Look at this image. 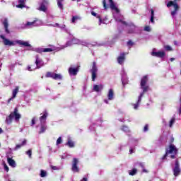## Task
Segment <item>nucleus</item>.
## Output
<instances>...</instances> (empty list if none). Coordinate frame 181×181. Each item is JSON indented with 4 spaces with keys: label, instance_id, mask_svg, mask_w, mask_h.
I'll return each instance as SVG.
<instances>
[{
    "label": "nucleus",
    "instance_id": "1",
    "mask_svg": "<svg viewBox=\"0 0 181 181\" xmlns=\"http://www.w3.org/2000/svg\"><path fill=\"white\" fill-rule=\"evenodd\" d=\"M103 8L105 9H107L108 5H110V8L112 11H114L113 12V17L115 19L116 22L119 23V25H123V26H128V24L124 21V16L119 13V9L117 8L115 6V4H114V1L112 0H103Z\"/></svg>",
    "mask_w": 181,
    "mask_h": 181
},
{
    "label": "nucleus",
    "instance_id": "2",
    "mask_svg": "<svg viewBox=\"0 0 181 181\" xmlns=\"http://www.w3.org/2000/svg\"><path fill=\"white\" fill-rule=\"evenodd\" d=\"M148 83V76H144L141 80V88L143 90V92L140 93L137 102L133 104L134 110H138L139 108V105H141V101H142V97H144V94L146 93L149 90V86L146 85Z\"/></svg>",
    "mask_w": 181,
    "mask_h": 181
},
{
    "label": "nucleus",
    "instance_id": "3",
    "mask_svg": "<svg viewBox=\"0 0 181 181\" xmlns=\"http://www.w3.org/2000/svg\"><path fill=\"white\" fill-rule=\"evenodd\" d=\"M0 37L2 39L3 43L5 46H15L16 45H19V46H24V47H30V44H29V42L28 41L21 40L11 41L6 39L4 35H0Z\"/></svg>",
    "mask_w": 181,
    "mask_h": 181
},
{
    "label": "nucleus",
    "instance_id": "4",
    "mask_svg": "<svg viewBox=\"0 0 181 181\" xmlns=\"http://www.w3.org/2000/svg\"><path fill=\"white\" fill-rule=\"evenodd\" d=\"M69 40H68L64 45H62L61 49H66V47L73 46V45H82V46H88V43L87 42L77 39L76 37L72 35L71 33V35H69Z\"/></svg>",
    "mask_w": 181,
    "mask_h": 181
},
{
    "label": "nucleus",
    "instance_id": "5",
    "mask_svg": "<svg viewBox=\"0 0 181 181\" xmlns=\"http://www.w3.org/2000/svg\"><path fill=\"white\" fill-rule=\"evenodd\" d=\"M177 155V148L173 144H170L168 148L165 149V155H164L161 159L165 160L167 157L170 158L171 159H175V156Z\"/></svg>",
    "mask_w": 181,
    "mask_h": 181
},
{
    "label": "nucleus",
    "instance_id": "6",
    "mask_svg": "<svg viewBox=\"0 0 181 181\" xmlns=\"http://www.w3.org/2000/svg\"><path fill=\"white\" fill-rule=\"evenodd\" d=\"M21 118V114H19L18 108L16 107L13 110V112H11V114L6 117L5 122L7 124V125H11L12 124V121H14L16 122H19V120Z\"/></svg>",
    "mask_w": 181,
    "mask_h": 181
},
{
    "label": "nucleus",
    "instance_id": "7",
    "mask_svg": "<svg viewBox=\"0 0 181 181\" xmlns=\"http://www.w3.org/2000/svg\"><path fill=\"white\" fill-rule=\"evenodd\" d=\"M41 117H40V134H43L45 131L47 129L46 126V119L47 118V116L49 115V113H47V111H44L42 114H41Z\"/></svg>",
    "mask_w": 181,
    "mask_h": 181
},
{
    "label": "nucleus",
    "instance_id": "8",
    "mask_svg": "<svg viewBox=\"0 0 181 181\" xmlns=\"http://www.w3.org/2000/svg\"><path fill=\"white\" fill-rule=\"evenodd\" d=\"M43 25V21L42 20H35L33 21H28L24 24V28L25 29H30L32 28H35L36 26H42Z\"/></svg>",
    "mask_w": 181,
    "mask_h": 181
},
{
    "label": "nucleus",
    "instance_id": "9",
    "mask_svg": "<svg viewBox=\"0 0 181 181\" xmlns=\"http://www.w3.org/2000/svg\"><path fill=\"white\" fill-rule=\"evenodd\" d=\"M47 26H53L54 28H59L62 32L67 33L69 36H71L70 30L64 24H59L57 23L53 24H47Z\"/></svg>",
    "mask_w": 181,
    "mask_h": 181
},
{
    "label": "nucleus",
    "instance_id": "10",
    "mask_svg": "<svg viewBox=\"0 0 181 181\" xmlns=\"http://www.w3.org/2000/svg\"><path fill=\"white\" fill-rule=\"evenodd\" d=\"M115 98V93L114 89L110 88L107 93V98L104 99V103L105 104H110V101H112Z\"/></svg>",
    "mask_w": 181,
    "mask_h": 181
},
{
    "label": "nucleus",
    "instance_id": "11",
    "mask_svg": "<svg viewBox=\"0 0 181 181\" xmlns=\"http://www.w3.org/2000/svg\"><path fill=\"white\" fill-rule=\"evenodd\" d=\"M168 3L167 4L168 8H170V6H173L174 11L171 12L172 16H175L176 15V12L179 9V6L176 4L177 0H167Z\"/></svg>",
    "mask_w": 181,
    "mask_h": 181
},
{
    "label": "nucleus",
    "instance_id": "12",
    "mask_svg": "<svg viewBox=\"0 0 181 181\" xmlns=\"http://www.w3.org/2000/svg\"><path fill=\"white\" fill-rule=\"evenodd\" d=\"M45 77L47 78H53V80H62L63 76L60 74H56L54 72H47Z\"/></svg>",
    "mask_w": 181,
    "mask_h": 181
},
{
    "label": "nucleus",
    "instance_id": "13",
    "mask_svg": "<svg viewBox=\"0 0 181 181\" xmlns=\"http://www.w3.org/2000/svg\"><path fill=\"white\" fill-rule=\"evenodd\" d=\"M90 73L92 74V81H95V79L97 78V73H98V68L97 67V63H95V62H93Z\"/></svg>",
    "mask_w": 181,
    "mask_h": 181
},
{
    "label": "nucleus",
    "instance_id": "14",
    "mask_svg": "<svg viewBox=\"0 0 181 181\" xmlns=\"http://www.w3.org/2000/svg\"><path fill=\"white\" fill-rule=\"evenodd\" d=\"M151 56L154 57H159L160 59H163L166 56V52L164 50H159L156 52V49H153L151 52Z\"/></svg>",
    "mask_w": 181,
    "mask_h": 181
},
{
    "label": "nucleus",
    "instance_id": "15",
    "mask_svg": "<svg viewBox=\"0 0 181 181\" xmlns=\"http://www.w3.org/2000/svg\"><path fill=\"white\" fill-rule=\"evenodd\" d=\"M173 175L175 177H177L181 173L180 165L179 164V161L177 160H175V164L174 167H173Z\"/></svg>",
    "mask_w": 181,
    "mask_h": 181
},
{
    "label": "nucleus",
    "instance_id": "16",
    "mask_svg": "<svg viewBox=\"0 0 181 181\" xmlns=\"http://www.w3.org/2000/svg\"><path fill=\"white\" fill-rule=\"evenodd\" d=\"M80 160L77 158H74L72 160V167H71V170L74 173H78V172H80V168H78V165Z\"/></svg>",
    "mask_w": 181,
    "mask_h": 181
},
{
    "label": "nucleus",
    "instance_id": "17",
    "mask_svg": "<svg viewBox=\"0 0 181 181\" xmlns=\"http://www.w3.org/2000/svg\"><path fill=\"white\" fill-rule=\"evenodd\" d=\"M47 6H49V0H42L40 4L39 11L46 12L47 11Z\"/></svg>",
    "mask_w": 181,
    "mask_h": 181
},
{
    "label": "nucleus",
    "instance_id": "18",
    "mask_svg": "<svg viewBox=\"0 0 181 181\" xmlns=\"http://www.w3.org/2000/svg\"><path fill=\"white\" fill-rule=\"evenodd\" d=\"M35 69H41V67L45 66V62L42 60V58L39 55L35 56Z\"/></svg>",
    "mask_w": 181,
    "mask_h": 181
},
{
    "label": "nucleus",
    "instance_id": "19",
    "mask_svg": "<svg viewBox=\"0 0 181 181\" xmlns=\"http://www.w3.org/2000/svg\"><path fill=\"white\" fill-rule=\"evenodd\" d=\"M122 83L123 86L128 84V78L127 77V72L125 69H122L121 71Z\"/></svg>",
    "mask_w": 181,
    "mask_h": 181
},
{
    "label": "nucleus",
    "instance_id": "20",
    "mask_svg": "<svg viewBox=\"0 0 181 181\" xmlns=\"http://www.w3.org/2000/svg\"><path fill=\"white\" fill-rule=\"evenodd\" d=\"M91 15L93 16H96V18L99 19V23H98L99 25H100L101 24H103V25L107 24V21H108V18H107V17L104 19H101V17H100V16H98L97 13L94 11H91Z\"/></svg>",
    "mask_w": 181,
    "mask_h": 181
},
{
    "label": "nucleus",
    "instance_id": "21",
    "mask_svg": "<svg viewBox=\"0 0 181 181\" xmlns=\"http://www.w3.org/2000/svg\"><path fill=\"white\" fill-rule=\"evenodd\" d=\"M35 52H37V53H47V52H53V50H54V49L52 48H35L34 49Z\"/></svg>",
    "mask_w": 181,
    "mask_h": 181
},
{
    "label": "nucleus",
    "instance_id": "22",
    "mask_svg": "<svg viewBox=\"0 0 181 181\" xmlns=\"http://www.w3.org/2000/svg\"><path fill=\"white\" fill-rule=\"evenodd\" d=\"M19 93V86H16L13 90L12 97L8 100V103H11L14 98H16V95Z\"/></svg>",
    "mask_w": 181,
    "mask_h": 181
},
{
    "label": "nucleus",
    "instance_id": "23",
    "mask_svg": "<svg viewBox=\"0 0 181 181\" xmlns=\"http://www.w3.org/2000/svg\"><path fill=\"white\" fill-rule=\"evenodd\" d=\"M78 67H73L71 66L69 68V74L71 76H77V74L78 73Z\"/></svg>",
    "mask_w": 181,
    "mask_h": 181
},
{
    "label": "nucleus",
    "instance_id": "24",
    "mask_svg": "<svg viewBox=\"0 0 181 181\" xmlns=\"http://www.w3.org/2000/svg\"><path fill=\"white\" fill-rule=\"evenodd\" d=\"M104 90V86L103 84L100 85H93V91L95 93H101Z\"/></svg>",
    "mask_w": 181,
    "mask_h": 181
},
{
    "label": "nucleus",
    "instance_id": "25",
    "mask_svg": "<svg viewBox=\"0 0 181 181\" xmlns=\"http://www.w3.org/2000/svg\"><path fill=\"white\" fill-rule=\"evenodd\" d=\"M124 62H125V53L122 52L117 57V63L119 64L122 65L124 64Z\"/></svg>",
    "mask_w": 181,
    "mask_h": 181
},
{
    "label": "nucleus",
    "instance_id": "26",
    "mask_svg": "<svg viewBox=\"0 0 181 181\" xmlns=\"http://www.w3.org/2000/svg\"><path fill=\"white\" fill-rule=\"evenodd\" d=\"M2 24H3V26L5 29V32L6 33H10V31H9V23L8 22V19L7 18H5L3 21H2Z\"/></svg>",
    "mask_w": 181,
    "mask_h": 181
},
{
    "label": "nucleus",
    "instance_id": "27",
    "mask_svg": "<svg viewBox=\"0 0 181 181\" xmlns=\"http://www.w3.org/2000/svg\"><path fill=\"white\" fill-rule=\"evenodd\" d=\"M128 33H136V30H138V27L134 25H131L128 26Z\"/></svg>",
    "mask_w": 181,
    "mask_h": 181
},
{
    "label": "nucleus",
    "instance_id": "28",
    "mask_svg": "<svg viewBox=\"0 0 181 181\" xmlns=\"http://www.w3.org/2000/svg\"><path fill=\"white\" fill-rule=\"evenodd\" d=\"M7 162L9 166H11V168H16V163L11 158L8 157Z\"/></svg>",
    "mask_w": 181,
    "mask_h": 181
},
{
    "label": "nucleus",
    "instance_id": "29",
    "mask_svg": "<svg viewBox=\"0 0 181 181\" xmlns=\"http://www.w3.org/2000/svg\"><path fill=\"white\" fill-rule=\"evenodd\" d=\"M121 131H122L123 132H125V134H127V135H129V134H131V130L129 129V127H128L126 125L122 126L120 127Z\"/></svg>",
    "mask_w": 181,
    "mask_h": 181
},
{
    "label": "nucleus",
    "instance_id": "30",
    "mask_svg": "<svg viewBox=\"0 0 181 181\" xmlns=\"http://www.w3.org/2000/svg\"><path fill=\"white\" fill-rule=\"evenodd\" d=\"M26 139H24L21 144H17L14 148V151H18V149H21V148H22V146H25V145H26Z\"/></svg>",
    "mask_w": 181,
    "mask_h": 181
},
{
    "label": "nucleus",
    "instance_id": "31",
    "mask_svg": "<svg viewBox=\"0 0 181 181\" xmlns=\"http://www.w3.org/2000/svg\"><path fill=\"white\" fill-rule=\"evenodd\" d=\"M150 12H151V18H150V22L151 23H155V11H153V9H151L150 10Z\"/></svg>",
    "mask_w": 181,
    "mask_h": 181
},
{
    "label": "nucleus",
    "instance_id": "32",
    "mask_svg": "<svg viewBox=\"0 0 181 181\" xmlns=\"http://www.w3.org/2000/svg\"><path fill=\"white\" fill-rule=\"evenodd\" d=\"M66 146L69 148H74V141H71V139H68L67 142L66 143Z\"/></svg>",
    "mask_w": 181,
    "mask_h": 181
},
{
    "label": "nucleus",
    "instance_id": "33",
    "mask_svg": "<svg viewBox=\"0 0 181 181\" xmlns=\"http://www.w3.org/2000/svg\"><path fill=\"white\" fill-rule=\"evenodd\" d=\"M18 4L16 6V8H20L22 9L23 8H25V0H18Z\"/></svg>",
    "mask_w": 181,
    "mask_h": 181
},
{
    "label": "nucleus",
    "instance_id": "34",
    "mask_svg": "<svg viewBox=\"0 0 181 181\" xmlns=\"http://www.w3.org/2000/svg\"><path fill=\"white\" fill-rule=\"evenodd\" d=\"M81 19V17H80L78 16H72L71 22H72V23H76V22H77V21H80Z\"/></svg>",
    "mask_w": 181,
    "mask_h": 181
},
{
    "label": "nucleus",
    "instance_id": "35",
    "mask_svg": "<svg viewBox=\"0 0 181 181\" xmlns=\"http://www.w3.org/2000/svg\"><path fill=\"white\" fill-rule=\"evenodd\" d=\"M175 122H176V118L175 117H172L169 122V124L168 127L170 128H172L173 127V124H175Z\"/></svg>",
    "mask_w": 181,
    "mask_h": 181
},
{
    "label": "nucleus",
    "instance_id": "36",
    "mask_svg": "<svg viewBox=\"0 0 181 181\" xmlns=\"http://www.w3.org/2000/svg\"><path fill=\"white\" fill-rule=\"evenodd\" d=\"M138 172V170L136 168H134L132 170L129 171V175L130 176H135V174Z\"/></svg>",
    "mask_w": 181,
    "mask_h": 181
},
{
    "label": "nucleus",
    "instance_id": "37",
    "mask_svg": "<svg viewBox=\"0 0 181 181\" xmlns=\"http://www.w3.org/2000/svg\"><path fill=\"white\" fill-rule=\"evenodd\" d=\"M40 176L41 177H46V176H47V172H46V171H45L43 170H41Z\"/></svg>",
    "mask_w": 181,
    "mask_h": 181
},
{
    "label": "nucleus",
    "instance_id": "38",
    "mask_svg": "<svg viewBox=\"0 0 181 181\" xmlns=\"http://www.w3.org/2000/svg\"><path fill=\"white\" fill-rule=\"evenodd\" d=\"M164 49L166 50V52H172V50H173L170 45H164Z\"/></svg>",
    "mask_w": 181,
    "mask_h": 181
},
{
    "label": "nucleus",
    "instance_id": "39",
    "mask_svg": "<svg viewBox=\"0 0 181 181\" xmlns=\"http://www.w3.org/2000/svg\"><path fill=\"white\" fill-rule=\"evenodd\" d=\"M57 5L60 9H63V4H62V1H57Z\"/></svg>",
    "mask_w": 181,
    "mask_h": 181
},
{
    "label": "nucleus",
    "instance_id": "40",
    "mask_svg": "<svg viewBox=\"0 0 181 181\" xmlns=\"http://www.w3.org/2000/svg\"><path fill=\"white\" fill-rule=\"evenodd\" d=\"M36 117H33L31 120V127H33V125H35V124H36Z\"/></svg>",
    "mask_w": 181,
    "mask_h": 181
},
{
    "label": "nucleus",
    "instance_id": "41",
    "mask_svg": "<svg viewBox=\"0 0 181 181\" xmlns=\"http://www.w3.org/2000/svg\"><path fill=\"white\" fill-rule=\"evenodd\" d=\"M63 142V140L62 139V137H59L57 140V145H60Z\"/></svg>",
    "mask_w": 181,
    "mask_h": 181
},
{
    "label": "nucleus",
    "instance_id": "42",
    "mask_svg": "<svg viewBox=\"0 0 181 181\" xmlns=\"http://www.w3.org/2000/svg\"><path fill=\"white\" fill-rule=\"evenodd\" d=\"M26 155H28L29 156V158H32V150L30 149L28 151H26Z\"/></svg>",
    "mask_w": 181,
    "mask_h": 181
},
{
    "label": "nucleus",
    "instance_id": "43",
    "mask_svg": "<svg viewBox=\"0 0 181 181\" xmlns=\"http://www.w3.org/2000/svg\"><path fill=\"white\" fill-rule=\"evenodd\" d=\"M144 30H145L146 32H151V26H149V25L146 26V27L144 28Z\"/></svg>",
    "mask_w": 181,
    "mask_h": 181
},
{
    "label": "nucleus",
    "instance_id": "44",
    "mask_svg": "<svg viewBox=\"0 0 181 181\" xmlns=\"http://www.w3.org/2000/svg\"><path fill=\"white\" fill-rule=\"evenodd\" d=\"M101 122H103V117H100V118L98 119L97 125H101Z\"/></svg>",
    "mask_w": 181,
    "mask_h": 181
},
{
    "label": "nucleus",
    "instance_id": "45",
    "mask_svg": "<svg viewBox=\"0 0 181 181\" xmlns=\"http://www.w3.org/2000/svg\"><path fill=\"white\" fill-rule=\"evenodd\" d=\"M148 127L149 126H148V124H146L144 128V132H148Z\"/></svg>",
    "mask_w": 181,
    "mask_h": 181
},
{
    "label": "nucleus",
    "instance_id": "46",
    "mask_svg": "<svg viewBox=\"0 0 181 181\" xmlns=\"http://www.w3.org/2000/svg\"><path fill=\"white\" fill-rule=\"evenodd\" d=\"M137 165L141 166L142 169L145 168V164L144 163H138Z\"/></svg>",
    "mask_w": 181,
    "mask_h": 181
},
{
    "label": "nucleus",
    "instance_id": "47",
    "mask_svg": "<svg viewBox=\"0 0 181 181\" xmlns=\"http://www.w3.org/2000/svg\"><path fill=\"white\" fill-rule=\"evenodd\" d=\"M4 170H6V172H9V168L8 167V165H6V164H4Z\"/></svg>",
    "mask_w": 181,
    "mask_h": 181
},
{
    "label": "nucleus",
    "instance_id": "48",
    "mask_svg": "<svg viewBox=\"0 0 181 181\" xmlns=\"http://www.w3.org/2000/svg\"><path fill=\"white\" fill-rule=\"evenodd\" d=\"M51 168L53 170H59L60 169V168L57 166H52Z\"/></svg>",
    "mask_w": 181,
    "mask_h": 181
},
{
    "label": "nucleus",
    "instance_id": "49",
    "mask_svg": "<svg viewBox=\"0 0 181 181\" xmlns=\"http://www.w3.org/2000/svg\"><path fill=\"white\" fill-rule=\"evenodd\" d=\"M27 70H28V71H33V70H35V69H32V66H28L27 68Z\"/></svg>",
    "mask_w": 181,
    "mask_h": 181
},
{
    "label": "nucleus",
    "instance_id": "50",
    "mask_svg": "<svg viewBox=\"0 0 181 181\" xmlns=\"http://www.w3.org/2000/svg\"><path fill=\"white\" fill-rule=\"evenodd\" d=\"M11 70H13V69H15V64H11L10 66H9Z\"/></svg>",
    "mask_w": 181,
    "mask_h": 181
},
{
    "label": "nucleus",
    "instance_id": "51",
    "mask_svg": "<svg viewBox=\"0 0 181 181\" xmlns=\"http://www.w3.org/2000/svg\"><path fill=\"white\" fill-rule=\"evenodd\" d=\"M134 45V42H132V41L129 40L128 42H127V45L129 46H132Z\"/></svg>",
    "mask_w": 181,
    "mask_h": 181
},
{
    "label": "nucleus",
    "instance_id": "52",
    "mask_svg": "<svg viewBox=\"0 0 181 181\" xmlns=\"http://www.w3.org/2000/svg\"><path fill=\"white\" fill-rule=\"evenodd\" d=\"M142 172L144 173H148L149 171H148V170L145 169V168H142Z\"/></svg>",
    "mask_w": 181,
    "mask_h": 181
},
{
    "label": "nucleus",
    "instance_id": "53",
    "mask_svg": "<svg viewBox=\"0 0 181 181\" xmlns=\"http://www.w3.org/2000/svg\"><path fill=\"white\" fill-rule=\"evenodd\" d=\"M162 122H163V124L166 127L167 124H166V120L165 119H162Z\"/></svg>",
    "mask_w": 181,
    "mask_h": 181
},
{
    "label": "nucleus",
    "instance_id": "54",
    "mask_svg": "<svg viewBox=\"0 0 181 181\" xmlns=\"http://www.w3.org/2000/svg\"><path fill=\"white\" fill-rule=\"evenodd\" d=\"M81 181H88V179H87V177H84L83 179L81 180Z\"/></svg>",
    "mask_w": 181,
    "mask_h": 181
},
{
    "label": "nucleus",
    "instance_id": "55",
    "mask_svg": "<svg viewBox=\"0 0 181 181\" xmlns=\"http://www.w3.org/2000/svg\"><path fill=\"white\" fill-rule=\"evenodd\" d=\"M129 153H134V149L130 148V149H129Z\"/></svg>",
    "mask_w": 181,
    "mask_h": 181
},
{
    "label": "nucleus",
    "instance_id": "56",
    "mask_svg": "<svg viewBox=\"0 0 181 181\" xmlns=\"http://www.w3.org/2000/svg\"><path fill=\"white\" fill-rule=\"evenodd\" d=\"M89 129H90V131H94V129H93V126H90V127H89Z\"/></svg>",
    "mask_w": 181,
    "mask_h": 181
},
{
    "label": "nucleus",
    "instance_id": "57",
    "mask_svg": "<svg viewBox=\"0 0 181 181\" xmlns=\"http://www.w3.org/2000/svg\"><path fill=\"white\" fill-rule=\"evenodd\" d=\"M170 139H171V142H173V141H175V138L173 137H171Z\"/></svg>",
    "mask_w": 181,
    "mask_h": 181
},
{
    "label": "nucleus",
    "instance_id": "58",
    "mask_svg": "<svg viewBox=\"0 0 181 181\" xmlns=\"http://www.w3.org/2000/svg\"><path fill=\"white\" fill-rule=\"evenodd\" d=\"M170 62H174L175 58H170Z\"/></svg>",
    "mask_w": 181,
    "mask_h": 181
},
{
    "label": "nucleus",
    "instance_id": "59",
    "mask_svg": "<svg viewBox=\"0 0 181 181\" xmlns=\"http://www.w3.org/2000/svg\"><path fill=\"white\" fill-rule=\"evenodd\" d=\"M2 132H4V131L2 130V128H0V134H2Z\"/></svg>",
    "mask_w": 181,
    "mask_h": 181
},
{
    "label": "nucleus",
    "instance_id": "60",
    "mask_svg": "<svg viewBox=\"0 0 181 181\" xmlns=\"http://www.w3.org/2000/svg\"><path fill=\"white\" fill-rule=\"evenodd\" d=\"M133 142H136V143L138 142V139H134Z\"/></svg>",
    "mask_w": 181,
    "mask_h": 181
},
{
    "label": "nucleus",
    "instance_id": "61",
    "mask_svg": "<svg viewBox=\"0 0 181 181\" xmlns=\"http://www.w3.org/2000/svg\"><path fill=\"white\" fill-rule=\"evenodd\" d=\"M2 67V63H0V69Z\"/></svg>",
    "mask_w": 181,
    "mask_h": 181
},
{
    "label": "nucleus",
    "instance_id": "62",
    "mask_svg": "<svg viewBox=\"0 0 181 181\" xmlns=\"http://www.w3.org/2000/svg\"><path fill=\"white\" fill-rule=\"evenodd\" d=\"M72 1H77V2H80L81 0H72Z\"/></svg>",
    "mask_w": 181,
    "mask_h": 181
},
{
    "label": "nucleus",
    "instance_id": "63",
    "mask_svg": "<svg viewBox=\"0 0 181 181\" xmlns=\"http://www.w3.org/2000/svg\"><path fill=\"white\" fill-rule=\"evenodd\" d=\"M57 1H61V2H63V0H57Z\"/></svg>",
    "mask_w": 181,
    "mask_h": 181
},
{
    "label": "nucleus",
    "instance_id": "64",
    "mask_svg": "<svg viewBox=\"0 0 181 181\" xmlns=\"http://www.w3.org/2000/svg\"><path fill=\"white\" fill-rule=\"evenodd\" d=\"M122 122H123L124 121L123 120H120Z\"/></svg>",
    "mask_w": 181,
    "mask_h": 181
}]
</instances>
